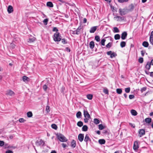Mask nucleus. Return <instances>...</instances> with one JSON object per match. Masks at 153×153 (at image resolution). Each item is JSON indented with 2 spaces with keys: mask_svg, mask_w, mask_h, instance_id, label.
I'll use <instances>...</instances> for the list:
<instances>
[{
  "mask_svg": "<svg viewBox=\"0 0 153 153\" xmlns=\"http://www.w3.org/2000/svg\"><path fill=\"white\" fill-rule=\"evenodd\" d=\"M57 137L58 139L62 142H66L67 140V139L63 134H56Z\"/></svg>",
  "mask_w": 153,
  "mask_h": 153,
  "instance_id": "nucleus-1",
  "label": "nucleus"
},
{
  "mask_svg": "<svg viewBox=\"0 0 153 153\" xmlns=\"http://www.w3.org/2000/svg\"><path fill=\"white\" fill-rule=\"evenodd\" d=\"M53 40L55 42H59L61 40V36L60 35L59 33L56 32L55 33L53 37Z\"/></svg>",
  "mask_w": 153,
  "mask_h": 153,
  "instance_id": "nucleus-2",
  "label": "nucleus"
},
{
  "mask_svg": "<svg viewBox=\"0 0 153 153\" xmlns=\"http://www.w3.org/2000/svg\"><path fill=\"white\" fill-rule=\"evenodd\" d=\"M107 54L108 55H110V57L112 58L113 57H115L117 56V54L114 52H112L111 51H109L107 52Z\"/></svg>",
  "mask_w": 153,
  "mask_h": 153,
  "instance_id": "nucleus-3",
  "label": "nucleus"
},
{
  "mask_svg": "<svg viewBox=\"0 0 153 153\" xmlns=\"http://www.w3.org/2000/svg\"><path fill=\"white\" fill-rule=\"evenodd\" d=\"M119 12L121 16H123L127 13L126 10L125 9H122L121 8L119 9Z\"/></svg>",
  "mask_w": 153,
  "mask_h": 153,
  "instance_id": "nucleus-4",
  "label": "nucleus"
},
{
  "mask_svg": "<svg viewBox=\"0 0 153 153\" xmlns=\"http://www.w3.org/2000/svg\"><path fill=\"white\" fill-rule=\"evenodd\" d=\"M139 148L138 142L137 141H135L134 142L133 149L134 150H136L138 149Z\"/></svg>",
  "mask_w": 153,
  "mask_h": 153,
  "instance_id": "nucleus-5",
  "label": "nucleus"
},
{
  "mask_svg": "<svg viewBox=\"0 0 153 153\" xmlns=\"http://www.w3.org/2000/svg\"><path fill=\"white\" fill-rule=\"evenodd\" d=\"M6 94L7 95L12 96L14 95L15 94L14 92L12 90H8L7 91Z\"/></svg>",
  "mask_w": 153,
  "mask_h": 153,
  "instance_id": "nucleus-6",
  "label": "nucleus"
},
{
  "mask_svg": "<svg viewBox=\"0 0 153 153\" xmlns=\"http://www.w3.org/2000/svg\"><path fill=\"white\" fill-rule=\"evenodd\" d=\"M127 33L126 32L124 31L121 34V38L122 39L124 40L127 37Z\"/></svg>",
  "mask_w": 153,
  "mask_h": 153,
  "instance_id": "nucleus-7",
  "label": "nucleus"
},
{
  "mask_svg": "<svg viewBox=\"0 0 153 153\" xmlns=\"http://www.w3.org/2000/svg\"><path fill=\"white\" fill-rule=\"evenodd\" d=\"M84 115L85 118H89L90 117V114L86 110H84Z\"/></svg>",
  "mask_w": 153,
  "mask_h": 153,
  "instance_id": "nucleus-8",
  "label": "nucleus"
},
{
  "mask_svg": "<svg viewBox=\"0 0 153 153\" xmlns=\"http://www.w3.org/2000/svg\"><path fill=\"white\" fill-rule=\"evenodd\" d=\"M44 143V141L42 139L40 140L39 141H37L36 142V144L38 146L41 145H43Z\"/></svg>",
  "mask_w": 153,
  "mask_h": 153,
  "instance_id": "nucleus-9",
  "label": "nucleus"
},
{
  "mask_svg": "<svg viewBox=\"0 0 153 153\" xmlns=\"http://www.w3.org/2000/svg\"><path fill=\"white\" fill-rule=\"evenodd\" d=\"M78 139L80 142H82L83 140L84 134H79L78 136Z\"/></svg>",
  "mask_w": 153,
  "mask_h": 153,
  "instance_id": "nucleus-10",
  "label": "nucleus"
},
{
  "mask_svg": "<svg viewBox=\"0 0 153 153\" xmlns=\"http://www.w3.org/2000/svg\"><path fill=\"white\" fill-rule=\"evenodd\" d=\"M91 140L90 138H89L88 135V134H86L85 136V137L84 138V141L86 142V145H88V141H91Z\"/></svg>",
  "mask_w": 153,
  "mask_h": 153,
  "instance_id": "nucleus-11",
  "label": "nucleus"
},
{
  "mask_svg": "<svg viewBox=\"0 0 153 153\" xmlns=\"http://www.w3.org/2000/svg\"><path fill=\"white\" fill-rule=\"evenodd\" d=\"M98 26H96L91 28L89 32L90 33H94L96 30Z\"/></svg>",
  "mask_w": 153,
  "mask_h": 153,
  "instance_id": "nucleus-12",
  "label": "nucleus"
},
{
  "mask_svg": "<svg viewBox=\"0 0 153 153\" xmlns=\"http://www.w3.org/2000/svg\"><path fill=\"white\" fill-rule=\"evenodd\" d=\"M13 11V8L11 5H9L7 8V11L9 13H11Z\"/></svg>",
  "mask_w": 153,
  "mask_h": 153,
  "instance_id": "nucleus-13",
  "label": "nucleus"
},
{
  "mask_svg": "<svg viewBox=\"0 0 153 153\" xmlns=\"http://www.w3.org/2000/svg\"><path fill=\"white\" fill-rule=\"evenodd\" d=\"M145 134V130L143 129H141L139 131V134L140 135V137H141L142 135H144Z\"/></svg>",
  "mask_w": 153,
  "mask_h": 153,
  "instance_id": "nucleus-14",
  "label": "nucleus"
},
{
  "mask_svg": "<svg viewBox=\"0 0 153 153\" xmlns=\"http://www.w3.org/2000/svg\"><path fill=\"white\" fill-rule=\"evenodd\" d=\"M129 10L130 11H133L134 9V7L133 4H131L129 6Z\"/></svg>",
  "mask_w": 153,
  "mask_h": 153,
  "instance_id": "nucleus-15",
  "label": "nucleus"
},
{
  "mask_svg": "<svg viewBox=\"0 0 153 153\" xmlns=\"http://www.w3.org/2000/svg\"><path fill=\"white\" fill-rule=\"evenodd\" d=\"M151 64L149 62H147V64L145 66L146 68L148 70H149L151 68Z\"/></svg>",
  "mask_w": 153,
  "mask_h": 153,
  "instance_id": "nucleus-16",
  "label": "nucleus"
},
{
  "mask_svg": "<svg viewBox=\"0 0 153 153\" xmlns=\"http://www.w3.org/2000/svg\"><path fill=\"white\" fill-rule=\"evenodd\" d=\"M152 119L150 118H146L145 119V122L148 124H150L152 121Z\"/></svg>",
  "mask_w": 153,
  "mask_h": 153,
  "instance_id": "nucleus-17",
  "label": "nucleus"
},
{
  "mask_svg": "<svg viewBox=\"0 0 153 153\" xmlns=\"http://www.w3.org/2000/svg\"><path fill=\"white\" fill-rule=\"evenodd\" d=\"M82 29V27L81 26L79 27L76 30V34L78 35L80 33V32L81 29Z\"/></svg>",
  "mask_w": 153,
  "mask_h": 153,
  "instance_id": "nucleus-18",
  "label": "nucleus"
},
{
  "mask_svg": "<svg viewBox=\"0 0 153 153\" xmlns=\"http://www.w3.org/2000/svg\"><path fill=\"white\" fill-rule=\"evenodd\" d=\"M131 114L134 116L137 115V112L134 110L132 109L131 111Z\"/></svg>",
  "mask_w": 153,
  "mask_h": 153,
  "instance_id": "nucleus-19",
  "label": "nucleus"
},
{
  "mask_svg": "<svg viewBox=\"0 0 153 153\" xmlns=\"http://www.w3.org/2000/svg\"><path fill=\"white\" fill-rule=\"evenodd\" d=\"M36 40V38L35 37H33L32 38H29L27 40V42L29 43H31L34 42Z\"/></svg>",
  "mask_w": 153,
  "mask_h": 153,
  "instance_id": "nucleus-20",
  "label": "nucleus"
},
{
  "mask_svg": "<svg viewBox=\"0 0 153 153\" xmlns=\"http://www.w3.org/2000/svg\"><path fill=\"white\" fill-rule=\"evenodd\" d=\"M89 46L90 48L91 49H93L94 48V41H91L90 42Z\"/></svg>",
  "mask_w": 153,
  "mask_h": 153,
  "instance_id": "nucleus-21",
  "label": "nucleus"
},
{
  "mask_svg": "<svg viewBox=\"0 0 153 153\" xmlns=\"http://www.w3.org/2000/svg\"><path fill=\"white\" fill-rule=\"evenodd\" d=\"M47 6L48 7H52L53 6V4L51 2V1H49L47 2Z\"/></svg>",
  "mask_w": 153,
  "mask_h": 153,
  "instance_id": "nucleus-22",
  "label": "nucleus"
},
{
  "mask_svg": "<svg viewBox=\"0 0 153 153\" xmlns=\"http://www.w3.org/2000/svg\"><path fill=\"white\" fill-rule=\"evenodd\" d=\"M23 80L25 82L29 81L30 80V79L27 77L24 76L22 78Z\"/></svg>",
  "mask_w": 153,
  "mask_h": 153,
  "instance_id": "nucleus-23",
  "label": "nucleus"
},
{
  "mask_svg": "<svg viewBox=\"0 0 153 153\" xmlns=\"http://www.w3.org/2000/svg\"><path fill=\"white\" fill-rule=\"evenodd\" d=\"M76 146V143L75 140H72L71 143V146L73 148H75Z\"/></svg>",
  "mask_w": 153,
  "mask_h": 153,
  "instance_id": "nucleus-24",
  "label": "nucleus"
},
{
  "mask_svg": "<svg viewBox=\"0 0 153 153\" xmlns=\"http://www.w3.org/2000/svg\"><path fill=\"white\" fill-rule=\"evenodd\" d=\"M98 142L100 144H104L105 142V140L104 139H100L99 140Z\"/></svg>",
  "mask_w": 153,
  "mask_h": 153,
  "instance_id": "nucleus-25",
  "label": "nucleus"
},
{
  "mask_svg": "<svg viewBox=\"0 0 153 153\" xmlns=\"http://www.w3.org/2000/svg\"><path fill=\"white\" fill-rule=\"evenodd\" d=\"M88 129V126L86 125H84L82 127V130L83 131H87Z\"/></svg>",
  "mask_w": 153,
  "mask_h": 153,
  "instance_id": "nucleus-26",
  "label": "nucleus"
},
{
  "mask_svg": "<svg viewBox=\"0 0 153 153\" xmlns=\"http://www.w3.org/2000/svg\"><path fill=\"white\" fill-rule=\"evenodd\" d=\"M142 45L145 47H147L148 46L149 44L148 42L144 41L143 42Z\"/></svg>",
  "mask_w": 153,
  "mask_h": 153,
  "instance_id": "nucleus-27",
  "label": "nucleus"
},
{
  "mask_svg": "<svg viewBox=\"0 0 153 153\" xmlns=\"http://www.w3.org/2000/svg\"><path fill=\"white\" fill-rule=\"evenodd\" d=\"M126 42L124 41H122L120 42V45L121 48H123L125 46Z\"/></svg>",
  "mask_w": 153,
  "mask_h": 153,
  "instance_id": "nucleus-28",
  "label": "nucleus"
},
{
  "mask_svg": "<svg viewBox=\"0 0 153 153\" xmlns=\"http://www.w3.org/2000/svg\"><path fill=\"white\" fill-rule=\"evenodd\" d=\"M82 116L81 113L80 111L78 112L76 114V116L77 118H80Z\"/></svg>",
  "mask_w": 153,
  "mask_h": 153,
  "instance_id": "nucleus-29",
  "label": "nucleus"
},
{
  "mask_svg": "<svg viewBox=\"0 0 153 153\" xmlns=\"http://www.w3.org/2000/svg\"><path fill=\"white\" fill-rule=\"evenodd\" d=\"M27 116L28 117H31L33 116V114L31 111H29L27 113Z\"/></svg>",
  "mask_w": 153,
  "mask_h": 153,
  "instance_id": "nucleus-30",
  "label": "nucleus"
},
{
  "mask_svg": "<svg viewBox=\"0 0 153 153\" xmlns=\"http://www.w3.org/2000/svg\"><path fill=\"white\" fill-rule=\"evenodd\" d=\"M94 122L96 124H98L100 123L99 120L97 118H95L94 120Z\"/></svg>",
  "mask_w": 153,
  "mask_h": 153,
  "instance_id": "nucleus-31",
  "label": "nucleus"
},
{
  "mask_svg": "<svg viewBox=\"0 0 153 153\" xmlns=\"http://www.w3.org/2000/svg\"><path fill=\"white\" fill-rule=\"evenodd\" d=\"M116 18L118 19L117 20V21H120V20H123L124 19V17H121V16H117L116 17Z\"/></svg>",
  "mask_w": 153,
  "mask_h": 153,
  "instance_id": "nucleus-32",
  "label": "nucleus"
},
{
  "mask_svg": "<svg viewBox=\"0 0 153 153\" xmlns=\"http://www.w3.org/2000/svg\"><path fill=\"white\" fill-rule=\"evenodd\" d=\"M120 36L119 34H117L114 36V39L115 40H118L120 38Z\"/></svg>",
  "mask_w": 153,
  "mask_h": 153,
  "instance_id": "nucleus-33",
  "label": "nucleus"
},
{
  "mask_svg": "<svg viewBox=\"0 0 153 153\" xmlns=\"http://www.w3.org/2000/svg\"><path fill=\"white\" fill-rule=\"evenodd\" d=\"M116 91L117 94H121L122 92V89L121 88H117L116 89Z\"/></svg>",
  "mask_w": 153,
  "mask_h": 153,
  "instance_id": "nucleus-34",
  "label": "nucleus"
},
{
  "mask_svg": "<svg viewBox=\"0 0 153 153\" xmlns=\"http://www.w3.org/2000/svg\"><path fill=\"white\" fill-rule=\"evenodd\" d=\"M113 32L114 33H118L119 32V30L117 27H115L114 28Z\"/></svg>",
  "mask_w": 153,
  "mask_h": 153,
  "instance_id": "nucleus-35",
  "label": "nucleus"
},
{
  "mask_svg": "<svg viewBox=\"0 0 153 153\" xmlns=\"http://www.w3.org/2000/svg\"><path fill=\"white\" fill-rule=\"evenodd\" d=\"M51 126L52 128L55 130L57 129V126L55 124H52Z\"/></svg>",
  "mask_w": 153,
  "mask_h": 153,
  "instance_id": "nucleus-36",
  "label": "nucleus"
},
{
  "mask_svg": "<svg viewBox=\"0 0 153 153\" xmlns=\"http://www.w3.org/2000/svg\"><path fill=\"white\" fill-rule=\"evenodd\" d=\"M83 123L82 121H79L77 123V126L80 127L82 126H83Z\"/></svg>",
  "mask_w": 153,
  "mask_h": 153,
  "instance_id": "nucleus-37",
  "label": "nucleus"
},
{
  "mask_svg": "<svg viewBox=\"0 0 153 153\" xmlns=\"http://www.w3.org/2000/svg\"><path fill=\"white\" fill-rule=\"evenodd\" d=\"M93 97V96L91 94H88L87 95V98L90 100L92 99Z\"/></svg>",
  "mask_w": 153,
  "mask_h": 153,
  "instance_id": "nucleus-38",
  "label": "nucleus"
},
{
  "mask_svg": "<svg viewBox=\"0 0 153 153\" xmlns=\"http://www.w3.org/2000/svg\"><path fill=\"white\" fill-rule=\"evenodd\" d=\"M112 43L111 42H110L108 43L106 45V47L107 48H109L112 46Z\"/></svg>",
  "mask_w": 153,
  "mask_h": 153,
  "instance_id": "nucleus-39",
  "label": "nucleus"
},
{
  "mask_svg": "<svg viewBox=\"0 0 153 153\" xmlns=\"http://www.w3.org/2000/svg\"><path fill=\"white\" fill-rule=\"evenodd\" d=\"M130 87H128L125 88V91L127 93H128L130 92Z\"/></svg>",
  "mask_w": 153,
  "mask_h": 153,
  "instance_id": "nucleus-40",
  "label": "nucleus"
},
{
  "mask_svg": "<svg viewBox=\"0 0 153 153\" xmlns=\"http://www.w3.org/2000/svg\"><path fill=\"white\" fill-rule=\"evenodd\" d=\"M95 39L97 42H99L100 40V37L98 36H95Z\"/></svg>",
  "mask_w": 153,
  "mask_h": 153,
  "instance_id": "nucleus-41",
  "label": "nucleus"
},
{
  "mask_svg": "<svg viewBox=\"0 0 153 153\" xmlns=\"http://www.w3.org/2000/svg\"><path fill=\"white\" fill-rule=\"evenodd\" d=\"M99 129L100 130H102L104 128V126L102 124L99 125Z\"/></svg>",
  "mask_w": 153,
  "mask_h": 153,
  "instance_id": "nucleus-42",
  "label": "nucleus"
},
{
  "mask_svg": "<svg viewBox=\"0 0 153 153\" xmlns=\"http://www.w3.org/2000/svg\"><path fill=\"white\" fill-rule=\"evenodd\" d=\"M12 148L13 149H15L16 148V147L13 146H6L5 147V148Z\"/></svg>",
  "mask_w": 153,
  "mask_h": 153,
  "instance_id": "nucleus-43",
  "label": "nucleus"
},
{
  "mask_svg": "<svg viewBox=\"0 0 153 153\" xmlns=\"http://www.w3.org/2000/svg\"><path fill=\"white\" fill-rule=\"evenodd\" d=\"M103 91L105 94H108V91L107 89H104L103 90Z\"/></svg>",
  "mask_w": 153,
  "mask_h": 153,
  "instance_id": "nucleus-44",
  "label": "nucleus"
},
{
  "mask_svg": "<svg viewBox=\"0 0 153 153\" xmlns=\"http://www.w3.org/2000/svg\"><path fill=\"white\" fill-rule=\"evenodd\" d=\"M129 0H118V2L121 3L128 2Z\"/></svg>",
  "mask_w": 153,
  "mask_h": 153,
  "instance_id": "nucleus-45",
  "label": "nucleus"
},
{
  "mask_svg": "<svg viewBox=\"0 0 153 153\" xmlns=\"http://www.w3.org/2000/svg\"><path fill=\"white\" fill-rule=\"evenodd\" d=\"M15 45L13 43H11L10 44V47L12 49H13L15 48Z\"/></svg>",
  "mask_w": 153,
  "mask_h": 153,
  "instance_id": "nucleus-46",
  "label": "nucleus"
},
{
  "mask_svg": "<svg viewBox=\"0 0 153 153\" xmlns=\"http://www.w3.org/2000/svg\"><path fill=\"white\" fill-rule=\"evenodd\" d=\"M106 40L105 39H103L101 40V45H105V41Z\"/></svg>",
  "mask_w": 153,
  "mask_h": 153,
  "instance_id": "nucleus-47",
  "label": "nucleus"
},
{
  "mask_svg": "<svg viewBox=\"0 0 153 153\" xmlns=\"http://www.w3.org/2000/svg\"><path fill=\"white\" fill-rule=\"evenodd\" d=\"M143 58L142 57H140L138 59V62L140 63H142L143 62Z\"/></svg>",
  "mask_w": 153,
  "mask_h": 153,
  "instance_id": "nucleus-48",
  "label": "nucleus"
},
{
  "mask_svg": "<svg viewBox=\"0 0 153 153\" xmlns=\"http://www.w3.org/2000/svg\"><path fill=\"white\" fill-rule=\"evenodd\" d=\"M146 87H144L141 88L140 91L142 93L145 91L146 90Z\"/></svg>",
  "mask_w": 153,
  "mask_h": 153,
  "instance_id": "nucleus-49",
  "label": "nucleus"
},
{
  "mask_svg": "<svg viewBox=\"0 0 153 153\" xmlns=\"http://www.w3.org/2000/svg\"><path fill=\"white\" fill-rule=\"evenodd\" d=\"M19 121L20 123H22L25 122L26 120L23 118H20L19 120Z\"/></svg>",
  "mask_w": 153,
  "mask_h": 153,
  "instance_id": "nucleus-50",
  "label": "nucleus"
},
{
  "mask_svg": "<svg viewBox=\"0 0 153 153\" xmlns=\"http://www.w3.org/2000/svg\"><path fill=\"white\" fill-rule=\"evenodd\" d=\"M61 40L63 44H66L67 43V42L65 39H62Z\"/></svg>",
  "mask_w": 153,
  "mask_h": 153,
  "instance_id": "nucleus-51",
  "label": "nucleus"
},
{
  "mask_svg": "<svg viewBox=\"0 0 153 153\" xmlns=\"http://www.w3.org/2000/svg\"><path fill=\"white\" fill-rule=\"evenodd\" d=\"M149 41L150 43L152 45H153V37H150L149 38Z\"/></svg>",
  "mask_w": 153,
  "mask_h": 153,
  "instance_id": "nucleus-52",
  "label": "nucleus"
},
{
  "mask_svg": "<svg viewBox=\"0 0 153 153\" xmlns=\"http://www.w3.org/2000/svg\"><path fill=\"white\" fill-rule=\"evenodd\" d=\"M46 110L47 112H49L50 111V107L48 106H47L46 107Z\"/></svg>",
  "mask_w": 153,
  "mask_h": 153,
  "instance_id": "nucleus-53",
  "label": "nucleus"
},
{
  "mask_svg": "<svg viewBox=\"0 0 153 153\" xmlns=\"http://www.w3.org/2000/svg\"><path fill=\"white\" fill-rule=\"evenodd\" d=\"M129 98L130 99H132L134 98V95H130L129 96Z\"/></svg>",
  "mask_w": 153,
  "mask_h": 153,
  "instance_id": "nucleus-54",
  "label": "nucleus"
},
{
  "mask_svg": "<svg viewBox=\"0 0 153 153\" xmlns=\"http://www.w3.org/2000/svg\"><path fill=\"white\" fill-rule=\"evenodd\" d=\"M4 145V142L3 141L0 140V146H2Z\"/></svg>",
  "mask_w": 153,
  "mask_h": 153,
  "instance_id": "nucleus-55",
  "label": "nucleus"
},
{
  "mask_svg": "<svg viewBox=\"0 0 153 153\" xmlns=\"http://www.w3.org/2000/svg\"><path fill=\"white\" fill-rule=\"evenodd\" d=\"M47 88H48V87L46 85H43V89L44 91H46Z\"/></svg>",
  "mask_w": 153,
  "mask_h": 153,
  "instance_id": "nucleus-56",
  "label": "nucleus"
},
{
  "mask_svg": "<svg viewBox=\"0 0 153 153\" xmlns=\"http://www.w3.org/2000/svg\"><path fill=\"white\" fill-rule=\"evenodd\" d=\"M48 21V19H45L43 21V22L44 23H45V25H46L47 24V23Z\"/></svg>",
  "mask_w": 153,
  "mask_h": 153,
  "instance_id": "nucleus-57",
  "label": "nucleus"
},
{
  "mask_svg": "<svg viewBox=\"0 0 153 153\" xmlns=\"http://www.w3.org/2000/svg\"><path fill=\"white\" fill-rule=\"evenodd\" d=\"M129 125L131 127L134 128L135 127V125L134 124H133L131 123H129Z\"/></svg>",
  "mask_w": 153,
  "mask_h": 153,
  "instance_id": "nucleus-58",
  "label": "nucleus"
},
{
  "mask_svg": "<svg viewBox=\"0 0 153 153\" xmlns=\"http://www.w3.org/2000/svg\"><path fill=\"white\" fill-rule=\"evenodd\" d=\"M53 31H56L57 32L58 31V29L56 27H54L53 28Z\"/></svg>",
  "mask_w": 153,
  "mask_h": 153,
  "instance_id": "nucleus-59",
  "label": "nucleus"
},
{
  "mask_svg": "<svg viewBox=\"0 0 153 153\" xmlns=\"http://www.w3.org/2000/svg\"><path fill=\"white\" fill-rule=\"evenodd\" d=\"M6 153H13L12 151L10 150H7L6 152Z\"/></svg>",
  "mask_w": 153,
  "mask_h": 153,
  "instance_id": "nucleus-60",
  "label": "nucleus"
},
{
  "mask_svg": "<svg viewBox=\"0 0 153 153\" xmlns=\"http://www.w3.org/2000/svg\"><path fill=\"white\" fill-rule=\"evenodd\" d=\"M62 147L64 148H65L67 146L66 144H65L64 143H62Z\"/></svg>",
  "mask_w": 153,
  "mask_h": 153,
  "instance_id": "nucleus-61",
  "label": "nucleus"
},
{
  "mask_svg": "<svg viewBox=\"0 0 153 153\" xmlns=\"http://www.w3.org/2000/svg\"><path fill=\"white\" fill-rule=\"evenodd\" d=\"M88 118H85L84 119V122L85 123L88 122Z\"/></svg>",
  "mask_w": 153,
  "mask_h": 153,
  "instance_id": "nucleus-62",
  "label": "nucleus"
},
{
  "mask_svg": "<svg viewBox=\"0 0 153 153\" xmlns=\"http://www.w3.org/2000/svg\"><path fill=\"white\" fill-rule=\"evenodd\" d=\"M145 51H141V54L142 56H144V54L145 53Z\"/></svg>",
  "mask_w": 153,
  "mask_h": 153,
  "instance_id": "nucleus-63",
  "label": "nucleus"
},
{
  "mask_svg": "<svg viewBox=\"0 0 153 153\" xmlns=\"http://www.w3.org/2000/svg\"><path fill=\"white\" fill-rule=\"evenodd\" d=\"M152 37H153V31L151 32L150 36V37L151 38Z\"/></svg>",
  "mask_w": 153,
  "mask_h": 153,
  "instance_id": "nucleus-64",
  "label": "nucleus"
}]
</instances>
